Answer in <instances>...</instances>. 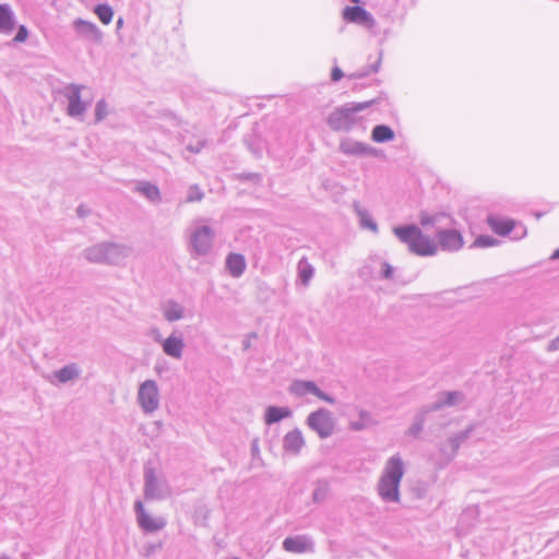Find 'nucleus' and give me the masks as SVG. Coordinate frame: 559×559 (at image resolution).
<instances>
[{"instance_id": "aec40b11", "label": "nucleus", "mask_w": 559, "mask_h": 559, "mask_svg": "<svg viewBox=\"0 0 559 559\" xmlns=\"http://www.w3.org/2000/svg\"><path fill=\"white\" fill-rule=\"evenodd\" d=\"M16 26L15 14L9 3H0V33L9 35Z\"/></svg>"}, {"instance_id": "7ed1b4c3", "label": "nucleus", "mask_w": 559, "mask_h": 559, "mask_svg": "<svg viewBox=\"0 0 559 559\" xmlns=\"http://www.w3.org/2000/svg\"><path fill=\"white\" fill-rule=\"evenodd\" d=\"M393 233L402 243L407 246L409 252L413 254L431 257L438 251L437 243L428 236L424 235L417 225L396 226L393 228Z\"/></svg>"}, {"instance_id": "f3484780", "label": "nucleus", "mask_w": 559, "mask_h": 559, "mask_svg": "<svg viewBox=\"0 0 559 559\" xmlns=\"http://www.w3.org/2000/svg\"><path fill=\"white\" fill-rule=\"evenodd\" d=\"M283 548L288 552L302 554L312 550L313 542L306 535L286 537L283 542Z\"/></svg>"}, {"instance_id": "5701e85b", "label": "nucleus", "mask_w": 559, "mask_h": 559, "mask_svg": "<svg viewBox=\"0 0 559 559\" xmlns=\"http://www.w3.org/2000/svg\"><path fill=\"white\" fill-rule=\"evenodd\" d=\"M292 416V411L287 406H269L265 409L264 421L266 425H273L280 423L281 420L288 418Z\"/></svg>"}, {"instance_id": "b1692460", "label": "nucleus", "mask_w": 559, "mask_h": 559, "mask_svg": "<svg viewBox=\"0 0 559 559\" xmlns=\"http://www.w3.org/2000/svg\"><path fill=\"white\" fill-rule=\"evenodd\" d=\"M163 316L168 322H174L185 317V308L176 300L169 299L163 305Z\"/></svg>"}, {"instance_id": "864d4df0", "label": "nucleus", "mask_w": 559, "mask_h": 559, "mask_svg": "<svg viewBox=\"0 0 559 559\" xmlns=\"http://www.w3.org/2000/svg\"><path fill=\"white\" fill-rule=\"evenodd\" d=\"M551 260H559V248L554 251V253L550 257Z\"/></svg>"}, {"instance_id": "4468645a", "label": "nucleus", "mask_w": 559, "mask_h": 559, "mask_svg": "<svg viewBox=\"0 0 559 559\" xmlns=\"http://www.w3.org/2000/svg\"><path fill=\"white\" fill-rule=\"evenodd\" d=\"M436 237L440 248L444 251H457L464 245L463 237L456 229H440Z\"/></svg>"}, {"instance_id": "f03ea898", "label": "nucleus", "mask_w": 559, "mask_h": 559, "mask_svg": "<svg viewBox=\"0 0 559 559\" xmlns=\"http://www.w3.org/2000/svg\"><path fill=\"white\" fill-rule=\"evenodd\" d=\"M404 472V462L399 454L386 460L377 486L378 495L382 501L394 503L401 501L400 484Z\"/></svg>"}, {"instance_id": "13d9d810", "label": "nucleus", "mask_w": 559, "mask_h": 559, "mask_svg": "<svg viewBox=\"0 0 559 559\" xmlns=\"http://www.w3.org/2000/svg\"><path fill=\"white\" fill-rule=\"evenodd\" d=\"M557 451H558V455H559V449Z\"/></svg>"}, {"instance_id": "a211bd4d", "label": "nucleus", "mask_w": 559, "mask_h": 559, "mask_svg": "<svg viewBox=\"0 0 559 559\" xmlns=\"http://www.w3.org/2000/svg\"><path fill=\"white\" fill-rule=\"evenodd\" d=\"M163 352L175 359H180L182 357L185 342L181 334H177L176 332L171 333L167 338L162 342Z\"/></svg>"}, {"instance_id": "09e8293b", "label": "nucleus", "mask_w": 559, "mask_h": 559, "mask_svg": "<svg viewBox=\"0 0 559 559\" xmlns=\"http://www.w3.org/2000/svg\"><path fill=\"white\" fill-rule=\"evenodd\" d=\"M162 548V543H158V544H150L146 546L145 550V555L148 557L153 554H155L157 550H159Z\"/></svg>"}, {"instance_id": "a18cd8bd", "label": "nucleus", "mask_w": 559, "mask_h": 559, "mask_svg": "<svg viewBox=\"0 0 559 559\" xmlns=\"http://www.w3.org/2000/svg\"><path fill=\"white\" fill-rule=\"evenodd\" d=\"M258 335L255 332H251L245 336V340L242 341V349L249 350L251 348V340L257 338Z\"/></svg>"}, {"instance_id": "412c9836", "label": "nucleus", "mask_w": 559, "mask_h": 559, "mask_svg": "<svg viewBox=\"0 0 559 559\" xmlns=\"http://www.w3.org/2000/svg\"><path fill=\"white\" fill-rule=\"evenodd\" d=\"M305 445V439L298 428L288 431L283 439V449L292 454H298Z\"/></svg>"}, {"instance_id": "9b49d317", "label": "nucleus", "mask_w": 559, "mask_h": 559, "mask_svg": "<svg viewBox=\"0 0 559 559\" xmlns=\"http://www.w3.org/2000/svg\"><path fill=\"white\" fill-rule=\"evenodd\" d=\"M134 512L140 528L147 533H154L163 530L167 522L164 518H152L145 510L141 500L134 502Z\"/></svg>"}, {"instance_id": "bb28decb", "label": "nucleus", "mask_w": 559, "mask_h": 559, "mask_svg": "<svg viewBox=\"0 0 559 559\" xmlns=\"http://www.w3.org/2000/svg\"><path fill=\"white\" fill-rule=\"evenodd\" d=\"M393 129L386 124H377L371 131V139L377 143H385L394 140Z\"/></svg>"}, {"instance_id": "37998d69", "label": "nucleus", "mask_w": 559, "mask_h": 559, "mask_svg": "<svg viewBox=\"0 0 559 559\" xmlns=\"http://www.w3.org/2000/svg\"><path fill=\"white\" fill-rule=\"evenodd\" d=\"M526 227L516 222V229H513L511 239L513 240H520L526 236Z\"/></svg>"}, {"instance_id": "4d7b16f0", "label": "nucleus", "mask_w": 559, "mask_h": 559, "mask_svg": "<svg viewBox=\"0 0 559 559\" xmlns=\"http://www.w3.org/2000/svg\"><path fill=\"white\" fill-rule=\"evenodd\" d=\"M350 1L354 2V3H359L360 2V0H350Z\"/></svg>"}, {"instance_id": "72a5a7b5", "label": "nucleus", "mask_w": 559, "mask_h": 559, "mask_svg": "<svg viewBox=\"0 0 559 559\" xmlns=\"http://www.w3.org/2000/svg\"><path fill=\"white\" fill-rule=\"evenodd\" d=\"M356 212H357V215L359 216L360 225L362 228H368V229L372 230L373 233H378V225L372 219V217L369 215L367 210L359 209L356 205Z\"/></svg>"}, {"instance_id": "39448f33", "label": "nucleus", "mask_w": 559, "mask_h": 559, "mask_svg": "<svg viewBox=\"0 0 559 559\" xmlns=\"http://www.w3.org/2000/svg\"><path fill=\"white\" fill-rule=\"evenodd\" d=\"M143 474L145 500H163L171 495L167 479L163 475H157L155 467L150 462L144 465Z\"/></svg>"}, {"instance_id": "473e14b6", "label": "nucleus", "mask_w": 559, "mask_h": 559, "mask_svg": "<svg viewBox=\"0 0 559 559\" xmlns=\"http://www.w3.org/2000/svg\"><path fill=\"white\" fill-rule=\"evenodd\" d=\"M382 61V51H380L378 59L370 66L364 67L362 69L347 75L348 79H362L368 76L370 73H377L380 69Z\"/></svg>"}, {"instance_id": "79ce46f5", "label": "nucleus", "mask_w": 559, "mask_h": 559, "mask_svg": "<svg viewBox=\"0 0 559 559\" xmlns=\"http://www.w3.org/2000/svg\"><path fill=\"white\" fill-rule=\"evenodd\" d=\"M239 178L243 181H252L254 183H260L262 181V176L258 173H242L239 175Z\"/></svg>"}, {"instance_id": "4be33fe9", "label": "nucleus", "mask_w": 559, "mask_h": 559, "mask_svg": "<svg viewBox=\"0 0 559 559\" xmlns=\"http://www.w3.org/2000/svg\"><path fill=\"white\" fill-rule=\"evenodd\" d=\"M245 257L240 253H229L226 258V269L233 277H240L246 270Z\"/></svg>"}, {"instance_id": "dca6fc26", "label": "nucleus", "mask_w": 559, "mask_h": 559, "mask_svg": "<svg viewBox=\"0 0 559 559\" xmlns=\"http://www.w3.org/2000/svg\"><path fill=\"white\" fill-rule=\"evenodd\" d=\"M465 395L461 391H443L437 395V400L428 405V411L437 412L443 407L455 406L462 403Z\"/></svg>"}, {"instance_id": "423d86ee", "label": "nucleus", "mask_w": 559, "mask_h": 559, "mask_svg": "<svg viewBox=\"0 0 559 559\" xmlns=\"http://www.w3.org/2000/svg\"><path fill=\"white\" fill-rule=\"evenodd\" d=\"M306 423L321 439L331 437L335 429V420L326 408H319L310 413Z\"/></svg>"}, {"instance_id": "c756f323", "label": "nucleus", "mask_w": 559, "mask_h": 559, "mask_svg": "<svg viewBox=\"0 0 559 559\" xmlns=\"http://www.w3.org/2000/svg\"><path fill=\"white\" fill-rule=\"evenodd\" d=\"M60 383H67L80 377V369L75 364H69L55 372Z\"/></svg>"}, {"instance_id": "bf43d9fd", "label": "nucleus", "mask_w": 559, "mask_h": 559, "mask_svg": "<svg viewBox=\"0 0 559 559\" xmlns=\"http://www.w3.org/2000/svg\"><path fill=\"white\" fill-rule=\"evenodd\" d=\"M558 338H559V334H558Z\"/></svg>"}, {"instance_id": "e433bc0d", "label": "nucleus", "mask_w": 559, "mask_h": 559, "mask_svg": "<svg viewBox=\"0 0 559 559\" xmlns=\"http://www.w3.org/2000/svg\"><path fill=\"white\" fill-rule=\"evenodd\" d=\"M499 242L500 241L492 236L480 235L475 239L473 246L479 247V248H488V247L497 246Z\"/></svg>"}, {"instance_id": "2eb2a0df", "label": "nucleus", "mask_w": 559, "mask_h": 559, "mask_svg": "<svg viewBox=\"0 0 559 559\" xmlns=\"http://www.w3.org/2000/svg\"><path fill=\"white\" fill-rule=\"evenodd\" d=\"M343 19L371 28L374 25L372 15L360 5L346 7L343 11Z\"/></svg>"}, {"instance_id": "f704fd0d", "label": "nucleus", "mask_w": 559, "mask_h": 559, "mask_svg": "<svg viewBox=\"0 0 559 559\" xmlns=\"http://www.w3.org/2000/svg\"><path fill=\"white\" fill-rule=\"evenodd\" d=\"M94 13L97 15V17L104 24H109L114 16V10L108 4H97L94 8Z\"/></svg>"}, {"instance_id": "a878e982", "label": "nucleus", "mask_w": 559, "mask_h": 559, "mask_svg": "<svg viewBox=\"0 0 559 559\" xmlns=\"http://www.w3.org/2000/svg\"><path fill=\"white\" fill-rule=\"evenodd\" d=\"M135 191L144 195L148 201L158 203L162 200L160 191L156 185L147 181H140L135 186Z\"/></svg>"}, {"instance_id": "2f4dec72", "label": "nucleus", "mask_w": 559, "mask_h": 559, "mask_svg": "<svg viewBox=\"0 0 559 559\" xmlns=\"http://www.w3.org/2000/svg\"><path fill=\"white\" fill-rule=\"evenodd\" d=\"M243 143L255 157H260L262 155L263 144L260 136L254 132L246 134L243 138Z\"/></svg>"}, {"instance_id": "c03bdc74", "label": "nucleus", "mask_w": 559, "mask_h": 559, "mask_svg": "<svg viewBox=\"0 0 559 559\" xmlns=\"http://www.w3.org/2000/svg\"><path fill=\"white\" fill-rule=\"evenodd\" d=\"M393 275H394V267L390 263L383 262L381 277L385 278V280H392Z\"/></svg>"}, {"instance_id": "7c9ffc66", "label": "nucleus", "mask_w": 559, "mask_h": 559, "mask_svg": "<svg viewBox=\"0 0 559 559\" xmlns=\"http://www.w3.org/2000/svg\"><path fill=\"white\" fill-rule=\"evenodd\" d=\"M431 411H428V406L423 407L414 418L413 424L408 428V435L417 438L419 433L423 431L425 421H426V415L430 413Z\"/></svg>"}, {"instance_id": "f8f14e48", "label": "nucleus", "mask_w": 559, "mask_h": 559, "mask_svg": "<svg viewBox=\"0 0 559 559\" xmlns=\"http://www.w3.org/2000/svg\"><path fill=\"white\" fill-rule=\"evenodd\" d=\"M289 392L296 396H305L311 393L329 404H335L336 402L333 396L323 392L313 381L309 380H295L289 386Z\"/></svg>"}, {"instance_id": "ea45409f", "label": "nucleus", "mask_w": 559, "mask_h": 559, "mask_svg": "<svg viewBox=\"0 0 559 559\" xmlns=\"http://www.w3.org/2000/svg\"><path fill=\"white\" fill-rule=\"evenodd\" d=\"M326 496H328V486L324 484L318 485L312 492V499L317 503L324 501Z\"/></svg>"}, {"instance_id": "052dcab7", "label": "nucleus", "mask_w": 559, "mask_h": 559, "mask_svg": "<svg viewBox=\"0 0 559 559\" xmlns=\"http://www.w3.org/2000/svg\"><path fill=\"white\" fill-rule=\"evenodd\" d=\"M558 338H559V334H558Z\"/></svg>"}, {"instance_id": "c9c22d12", "label": "nucleus", "mask_w": 559, "mask_h": 559, "mask_svg": "<svg viewBox=\"0 0 559 559\" xmlns=\"http://www.w3.org/2000/svg\"><path fill=\"white\" fill-rule=\"evenodd\" d=\"M444 217H445V215L442 214V213L430 215L427 212H420V214H419V223L424 227H427V226H430V225L435 226L436 224H438L440 222L441 218H444Z\"/></svg>"}, {"instance_id": "cd10ccee", "label": "nucleus", "mask_w": 559, "mask_h": 559, "mask_svg": "<svg viewBox=\"0 0 559 559\" xmlns=\"http://www.w3.org/2000/svg\"><path fill=\"white\" fill-rule=\"evenodd\" d=\"M298 278L304 286H308L314 274V267L309 263L306 257L301 258L297 264Z\"/></svg>"}, {"instance_id": "6e6d98bb", "label": "nucleus", "mask_w": 559, "mask_h": 559, "mask_svg": "<svg viewBox=\"0 0 559 559\" xmlns=\"http://www.w3.org/2000/svg\"><path fill=\"white\" fill-rule=\"evenodd\" d=\"M542 215H543L542 213H536L537 218L542 217Z\"/></svg>"}, {"instance_id": "6e6552de", "label": "nucleus", "mask_w": 559, "mask_h": 559, "mask_svg": "<svg viewBox=\"0 0 559 559\" xmlns=\"http://www.w3.org/2000/svg\"><path fill=\"white\" fill-rule=\"evenodd\" d=\"M138 403L145 414H152L159 407V390L156 381L145 380L139 386Z\"/></svg>"}, {"instance_id": "c85d7f7f", "label": "nucleus", "mask_w": 559, "mask_h": 559, "mask_svg": "<svg viewBox=\"0 0 559 559\" xmlns=\"http://www.w3.org/2000/svg\"><path fill=\"white\" fill-rule=\"evenodd\" d=\"M374 425H378V421L372 417V415L368 411L361 409L359 411V419L352 421L349 424V428L354 431H362Z\"/></svg>"}, {"instance_id": "4c0bfd02", "label": "nucleus", "mask_w": 559, "mask_h": 559, "mask_svg": "<svg viewBox=\"0 0 559 559\" xmlns=\"http://www.w3.org/2000/svg\"><path fill=\"white\" fill-rule=\"evenodd\" d=\"M108 115V106L105 99H99L95 106V122L103 121Z\"/></svg>"}, {"instance_id": "603ef678", "label": "nucleus", "mask_w": 559, "mask_h": 559, "mask_svg": "<svg viewBox=\"0 0 559 559\" xmlns=\"http://www.w3.org/2000/svg\"><path fill=\"white\" fill-rule=\"evenodd\" d=\"M76 214L79 217L84 218L90 214V210L81 204L76 209Z\"/></svg>"}, {"instance_id": "393cba45", "label": "nucleus", "mask_w": 559, "mask_h": 559, "mask_svg": "<svg viewBox=\"0 0 559 559\" xmlns=\"http://www.w3.org/2000/svg\"><path fill=\"white\" fill-rule=\"evenodd\" d=\"M473 430H474V426L471 425L466 429L457 432L456 435H454L448 439V444L451 448V452L449 454L448 461L452 460L455 456L461 444L463 442H465L471 437V433L473 432Z\"/></svg>"}, {"instance_id": "f257e3e1", "label": "nucleus", "mask_w": 559, "mask_h": 559, "mask_svg": "<svg viewBox=\"0 0 559 559\" xmlns=\"http://www.w3.org/2000/svg\"><path fill=\"white\" fill-rule=\"evenodd\" d=\"M376 99L361 103H346L335 107L326 117V124L334 132H350L362 126L364 117L359 114L376 104Z\"/></svg>"}, {"instance_id": "5fc2aeb1", "label": "nucleus", "mask_w": 559, "mask_h": 559, "mask_svg": "<svg viewBox=\"0 0 559 559\" xmlns=\"http://www.w3.org/2000/svg\"><path fill=\"white\" fill-rule=\"evenodd\" d=\"M252 451H253V452H254V451H258V445H257V443H255V442L252 444Z\"/></svg>"}, {"instance_id": "9d476101", "label": "nucleus", "mask_w": 559, "mask_h": 559, "mask_svg": "<svg viewBox=\"0 0 559 559\" xmlns=\"http://www.w3.org/2000/svg\"><path fill=\"white\" fill-rule=\"evenodd\" d=\"M338 151L346 156L364 157L373 156L379 157L382 155V151L372 147L364 142L353 140L350 138H344L340 141Z\"/></svg>"}, {"instance_id": "58836bf2", "label": "nucleus", "mask_w": 559, "mask_h": 559, "mask_svg": "<svg viewBox=\"0 0 559 559\" xmlns=\"http://www.w3.org/2000/svg\"><path fill=\"white\" fill-rule=\"evenodd\" d=\"M204 197L203 191L200 189L198 185H192L189 187L187 192V202H198L201 201Z\"/></svg>"}, {"instance_id": "a19ab883", "label": "nucleus", "mask_w": 559, "mask_h": 559, "mask_svg": "<svg viewBox=\"0 0 559 559\" xmlns=\"http://www.w3.org/2000/svg\"><path fill=\"white\" fill-rule=\"evenodd\" d=\"M28 37V29L25 25H20L13 38L14 43H24Z\"/></svg>"}, {"instance_id": "de8ad7c7", "label": "nucleus", "mask_w": 559, "mask_h": 559, "mask_svg": "<svg viewBox=\"0 0 559 559\" xmlns=\"http://www.w3.org/2000/svg\"><path fill=\"white\" fill-rule=\"evenodd\" d=\"M344 76L343 71L338 67H334L331 71V80L333 82L340 81Z\"/></svg>"}, {"instance_id": "1a4fd4ad", "label": "nucleus", "mask_w": 559, "mask_h": 559, "mask_svg": "<svg viewBox=\"0 0 559 559\" xmlns=\"http://www.w3.org/2000/svg\"><path fill=\"white\" fill-rule=\"evenodd\" d=\"M83 88H85L84 85L69 83L62 90V95L68 100L67 114L70 117L76 118L82 116L90 106V102H83L81 98Z\"/></svg>"}, {"instance_id": "3c124183", "label": "nucleus", "mask_w": 559, "mask_h": 559, "mask_svg": "<svg viewBox=\"0 0 559 559\" xmlns=\"http://www.w3.org/2000/svg\"><path fill=\"white\" fill-rule=\"evenodd\" d=\"M548 352H556L559 350V338L558 336L554 340H551L547 346Z\"/></svg>"}, {"instance_id": "0eeeda50", "label": "nucleus", "mask_w": 559, "mask_h": 559, "mask_svg": "<svg viewBox=\"0 0 559 559\" xmlns=\"http://www.w3.org/2000/svg\"><path fill=\"white\" fill-rule=\"evenodd\" d=\"M214 237L215 233L212 227L207 225L197 227L190 235L191 253L195 257L206 255L212 249Z\"/></svg>"}, {"instance_id": "ddd939ff", "label": "nucleus", "mask_w": 559, "mask_h": 559, "mask_svg": "<svg viewBox=\"0 0 559 559\" xmlns=\"http://www.w3.org/2000/svg\"><path fill=\"white\" fill-rule=\"evenodd\" d=\"M72 28L74 29L78 37L83 40L94 44H100L103 40L102 31L93 22L79 17L72 22Z\"/></svg>"}, {"instance_id": "6ab92c4d", "label": "nucleus", "mask_w": 559, "mask_h": 559, "mask_svg": "<svg viewBox=\"0 0 559 559\" xmlns=\"http://www.w3.org/2000/svg\"><path fill=\"white\" fill-rule=\"evenodd\" d=\"M487 224L499 236H508L516 229V222L511 218H500L492 215L487 217Z\"/></svg>"}, {"instance_id": "8fccbe9b", "label": "nucleus", "mask_w": 559, "mask_h": 559, "mask_svg": "<svg viewBox=\"0 0 559 559\" xmlns=\"http://www.w3.org/2000/svg\"><path fill=\"white\" fill-rule=\"evenodd\" d=\"M150 335L158 344H162V342L165 340V338H163V336L157 328H153L150 332Z\"/></svg>"}, {"instance_id": "20e7f679", "label": "nucleus", "mask_w": 559, "mask_h": 559, "mask_svg": "<svg viewBox=\"0 0 559 559\" xmlns=\"http://www.w3.org/2000/svg\"><path fill=\"white\" fill-rule=\"evenodd\" d=\"M131 252L132 249L126 245L103 241L84 249L83 257L91 263L119 265Z\"/></svg>"}, {"instance_id": "49530a36", "label": "nucleus", "mask_w": 559, "mask_h": 559, "mask_svg": "<svg viewBox=\"0 0 559 559\" xmlns=\"http://www.w3.org/2000/svg\"><path fill=\"white\" fill-rule=\"evenodd\" d=\"M205 144H206V141L202 140V141H199L195 145L188 144L187 150L191 153H199L205 146Z\"/></svg>"}]
</instances>
